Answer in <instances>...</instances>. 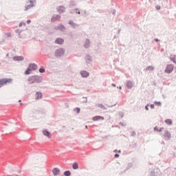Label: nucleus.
I'll list each match as a JSON object with an SVG mask.
<instances>
[{
    "instance_id": "20",
    "label": "nucleus",
    "mask_w": 176,
    "mask_h": 176,
    "mask_svg": "<svg viewBox=\"0 0 176 176\" xmlns=\"http://www.w3.org/2000/svg\"><path fill=\"white\" fill-rule=\"evenodd\" d=\"M165 123H166V124H168L170 126L173 124V120H171V119H166L165 120Z\"/></svg>"
},
{
    "instance_id": "32",
    "label": "nucleus",
    "mask_w": 176,
    "mask_h": 176,
    "mask_svg": "<svg viewBox=\"0 0 176 176\" xmlns=\"http://www.w3.org/2000/svg\"><path fill=\"white\" fill-rule=\"evenodd\" d=\"M135 135H136L135 131L131 132V136L132 137H135Z\"/></svg>"
},
{
    "instance_id": "38",
    "label": "nucleus",
    "mask_w": 176,
    "mask_h": 176,
    "mask_svg": "<svg viewBox=\"0 0 176 176\" xmlns=\"http://www.w3.org/2000/svg\"><path fill=\"white\" fill-rule=\"evenodd\" d=\"M150 107H151V108L152 109H153V108H155V104H151L150 105Z\"/></svg>"
},
{
    "instance_id": "14",
    "label": "nucleus",
    "mask_w": 176,
    "mask_h": 176,
    "mask_svg": "<svg viewBox=\"0 0 176 176\" xmlns=\"http://www.w3.org/2000/svg\"><path fill=\"white\" fill-rule=\"evenodd\" d=\"M36 100H41L42 98V93L41 92H36L35 95Z\"/></svg>"
},
{
    "instance_id": "8",
    "label": "nucleus",
    "mask_w": 176,
    "mask_h": 176,
    "mask_svg": "<svg viewBox=\"0 0 176 176\" xmlns=\"http://www.w3.org/2000/svg\"><path fill=\"white\" fill-rule=\"evenodd\" d=\"M60 19H61V16L60 15H56L52 18L51 21H52V23H54V21H57V20H60Z\"/></svg>"
},
{
    "instance_id": "3",
    "label": "nucleus",
    "mask_w": 176,
    "mask_h": 176,
    "mask_svg": "<svg viewBox=\"0 0 176 176\" xmlns=\"http://www.w3.org/2000/svg\"><path fill=\"white\" fill-rule=\"evenodd\" d=\"M174 71V65H168L165 69L166 74H171V72Z\"/></svg>"
},
{
    "instance_id": "28",
    "label": "nucleus",
    "mask_w": 176,
    "mask_h": 176,
    "mask_svg": "<svg viewBox=\"0 0 176 176\" xmlns=\"http://www.w3.org/2000/svg\"><path fill=\"white\" fill-rule=\"evenodd\" d=\"M154 104H157L159 107L162 106V102H160L155 101V102H154Z\"/></svg>"
},
{
    "instance_id": "9",
    "label": "nucleus",
    "mask_w": 176,
    "mask_h": 176,
    "mask_svg": "<svg viewBox=\"0 0 176 176\" xmlns=\"http://www.w3.org/2000/svg\"><path fill=\"white\" fill-rule=\"evenodd\" d=\"M52 173L54 175H60V169H58V168H54L52 170Z\"/></svg>"
},
{
    "instance_id": "31",
    "label": "nucleus",
    "mask_w": 176,
    "mask_h": 176,
    "mask_svg": "<svg viewBox=\"0 0 176 176\" xmlns=\"http://www.w3.org/2000/svg\"><path fill=\"white\" fill-rule=\"evenodd\" d=\"M76 111L77 113H80V109H79V107L76 108Z\"/></svg>"
},
{
    "instance_id": "17",
    "label": "nucleus",
    "mask_w": 176,
    "mask_h": 176,
    "mask_svg": "<svg viewBox=\"0 0 176 176\" xmlns=\"http://www.w3.org/2000/svg\"><path fill=\"white\" fill-rule=\"evenodd\" d=\"M126 87L128 89H131V87H133V82H131V80H129L126 82Z\"/></svg>"
},
{
    "instance_id": "42",
    "label": "nucleus",
    "mask_w": 176,
    "mask_h": 176,
    "mask_svg": "<svg viewBox=\"0 0 176 176\" xmlns=\"http://www.w3.org/2000/svg\"><path fill=\"white\" fill-rule=\"evenodd\" d=\"M156 9H157V10H160V6H157L156 7Z\"/></svg>"
},
{
    "instance_id": "51",
    "label": "nucleus",
    "mask_w": 176,
    "mask_h": 176,
    "mask_svg": "<svg viewBox=\"0 0 176 176\" xmlns=\"http://www.w3.org/2000/svg\"><path fill=\"white\" fill-rule=\"evenodd\" d=\"M19 102H21V100H19Z\"/></svg>"
},
{
    "instance_id": "27",
    "label": "nucleus",
    "mask_w": 176,
    "mask_h": 176,
    "mask_svg": "<svg viewBox=\"0 0 176 176\" xmlns=\"http://www.w3.org/2000/svg\"><path fill=\"white\" fill-rule=\"evenodd\" d=\"M119 116L121 118H123L124 117V114L122 113V112H120L119 113Z\"/></svg>"
},
{
    "instance_id": "1",
    "label": "nucleus",
    "mask_w": 176,
    "mask_h": 176,
    "mask_svg": "<svg viewBox=\"0 0 176 176\" xmlns=\"http://www.w3.org/2000/svg\"><path fill=\"white\" fill-rule=\"evenodd\" d=\"M13 82V79L12 78H1L0 79V89L1 87H3L5 85H10V83H12Z\"/></svg>"
},
{
    "instance_id": "21",
    "label": "nucleus",
    "mask_w": 176,
    "mask_h": 176,
    "mask_svg": "<svg viewBox=\"0 0 176 176\" xmlns=\"http://www.w3.org/2000/svg\"><path fill=\"white\" fill-rule=\"evenodd\" d=\"M154 131H158L159 133H162V131H163V128H161L160 129H159L157 128V126H155L154 127Z\"/></svg>"
},
{
    "instance_id": "36",
    "label": "nucleus",
    "mask_w": 176,
    "mask_h": 176,
    "mask_svg": "<svg viewBox=\"0 0 176 176\" xmlns=\"http://www.w3.org/2000/svg\"><path fill=\"white\" fill-rule=\"evenodd\" d=\"M28 1L30 2V5H34L32 0H28Z\"/></svg>"
},
{
    "instance_id": "30",
    "label": "nucleus",
    "mask_w": 176,
    "mask_h": 176,
    "mask_svg": "<svg viewBox=\"0 0 176 176\" xmlns=\"http://www.w3.org/2000/svg\"><path fill=\"white\" fill-rule=\"evenodd\" d=\"M39 72H41V74H43V72H45V69H43V68H40V69H39Z\"/></svg>"
},
{
    "instance_id": "54",
    "label": "nucleus",
    "mask_w": 176,
    "mask_h": 176,
    "mask_svg": "<svg viewBox=\"0 0 176 176\" xmlns=\"http://www.w3.org/2000/svg\"><path fill=\"white\" fill-rule=\"evenodd\" d=\"M124 171H126V170H124V172H122V173H124Z\"/></svg>"
},
{
    "instance_id": "45",
    "label": "nucleus",
    "mask_w": 176,
    "mask_h": 176,
    "mask_svg": "<svg viewBox=\"0 0 176 176\" xmlns=\"http://www.w3.org/2000/svg\"><path fill=\"white\" fill-rule=\"evenodd\" d=\"M154 41H155V42H159V39H158V38H155Z\"/></svg>"
},
{
    "instance_id": "26",
    "label": "nucleus",
    "mask_w": 176,
    "mask_h": 176,
    "mask_svg": "<svg viewBox=\"0 0 176 176\" xmlns=\"http://www.w3.org/2000/svg\"><path fill=\"white\" fill-rule=\"evenodd\" d=\"M133 167V164L129 163L126 167V170H129V168H131Z\"/></svg>"
},
{
    "instance_id": "39",
    "label": "nucleus",
    "mask_w": 176,
    "mask_h": 176,
    "mask_svg": "<svg viewBox=\"0 0 176 176\" xmlns=\"http://www.w3.org/2000/svg\"><path fill=\"white\" fill-rule=\"evenodd\" d=\"M114 157H116V158L119 157V154H118V153L115 154Z\"/></svg>"
},
{
    "instance_id": "16",
    "label": "nucleus",
    "mask_w": 176,
    "mask_h": 176,
    "mask_svg": "<svg viewBox=\"0 0 176 176\" xmlns=\"http://www.w3.org/2000/svg\"><path fill=\"white\" fill-rule=\"evenodd\" d=\"M170 61H173L174 64H176V56L174 54H172L170 56Z\"/></svg>"
},
{
    "instance_id": "34",
    "label": "nucleus",
    "mask_w": 176,
    "mask_h": 176,
    "mask_svg": "<svg viewBox=\"0 0 176 176\" xmlns=\"http://www.w3.org/2000/svg\"><path fill=\"white\" fill-rule=\"evenodd\" d=\"M120 126H122V127H124L126 126V124L123 122H120Z\"/></svg>"
},
{
    "instance_id": "10",
    "label": "nucleus",
    "mask_w": 176,
    "mask_h": 176,
    "mask_svg": "<svg viewBox=\"0 0 176 176\" xmlns=\"http://www.w3.org/2000/svg\"><path fill=\"white\" fill-rule=\"evenodd\" d=\"M80 75L82 78H87V76H89V72L87 71H81Z\"/></svg>"
},
{
    "instance_id": "13",
    "label": "nucleus",
    "mask_w": 176,
    "mask_h": 176,
    "mask_svg": "<svg viewBox=\"0 0 176 176\" xmlns=\"http://www.w3.org/2000/svg\"><path fill=\"white\" fill-rule=\"evenodd\" d=\"M55 43H57L58 45H63V43H64V39H63V38H57L55 41Z\"/></svg>"
},
{
    "instance_id": "6",
    "label": "nucleus",
    "mask_w": 176,
    "mask_h": 176,
    "mask_svg": "<svg viewBox=\"0 0 176 176\" xmlns=\"http://www.w3.org/2000/svg\"><path fill=\"white\" fill-rule=\"evenodd\" d=\"M92 120H94V122H97L98 120H104V117L100 116H96L93 117Z\"/></svg>"
},
{
    "instance_id": "43",
    "label": "nucleus",
    "mask_w": 176,
    "mask_h": 176,
    "mask_svg": "<svg viewBox=\"0 0 176 176\" xmlns=\"http://www.w3.org/2000/svg\"><path fill=\"white\" fill-rule=\"evenodd\" d=\"M111 86H113V87H116V85L115 83L111 84Z\"/></svg>"
},
{
    "instance_id": "12",
    "label": "nucleus",
    "mask_w": 176,
    "mask_h": 176,
    "mask_svg": "<svg viewBox=\"0 0 176 176\" xmlns=\"http://www.w3.org/2000/svg\"><path fill=\"white\" fill-rule=\"evenodd\" d=\"M57 10L59 13H64L65 12V8L64 6H59L57 8Z\"/></svg>"
},
{
    "instance_id": "7",
    "label": "nucleus",
    "mask_w": 176,
    "mask_h": 176,
    "mask_svg": "<svg viewBox=\"0 0 176 176\" xmlns=\"http://www.w3.org/2000/svg\"><path fill=\"white\" fill-rule=\"evenodd\" d=\"M29 68H30L31 71H35L36 69H38V66L36 64L32 63L29 65Z\"/></svg>"
},
{
    "instance_id": "33",
    "label": "nucleus",
    "mask_w": 176,
    "mask_h": 176,
    "mask_svg": "<svg viewBox=\"0 0 176 176\" xmlns=\"http://www.w3.org/2000/svg\"><path fill=\"white\" fill-rule=\"evenodd\" d=\"M149 104H147V105H146L145 106V109H146V111H149Z\"/></svg>"
},
{
    "instance_id": "23",
    "label": "nucleus",
    "mask_w": 176,
    "mask_h": 176,
    "mask_svg": "<svg viewBox=\"0 0 176 176\" xmlns=\"http://www.w3.org/2000/svg\"><path fill=\"white\" fill-rule=\"evenodd\" d=\"M31 74V69L30 68H28L27 70L25 72V75H30Z\"/></svg>"
},
{
    "instance_id": "29",
    "label": "nucleus",
    "mask_w": 176,
    "mask_h": 176,
    "mask_svg": "<svg viewBox=\"0 0 176 176\" xmlns=\"http://www.w3.org/2000/svg\"><path fill=\"white\" fill-rule=\"evenodd\" d=\"M6 38H10V36H12V34H10V33H6Z\"/></svg>"
},
{
    "instance_id": "11",
    "label": "nucleus",
    "mask_w": 176,
    "mask_h": 176,
    "mask_svg": "<svg viewBox=\"0 0 176 176\" xmlns=\"http://www.w3.org/2000/svg\"><path fill=\"white\" fill-rule=\"evenodd\" d=\"M14 61H23L24 60V57L23 56H14L13 57Z\"/></svg>"
},
{
    "instance_id": "49",
    "label": "nucleus",
    "mask_w": 176,
    "mask_h": 176,
    "mask_svg": "<svg viewBox=\"0 0 176 176\" xmlns=\"http://www.w3.org/2000/svg\"><path fill=\"white\" fill-rule=\"evenodd\" d=\"M113 152H114L115 153H116L118 152V150L116 149V150L113 151Z\"/></svg>"
},
{
    "instance_id": "48",
    "label": "nucleus",
    "mask_w": 176,
    "mask_h": 176,
    "mask_svg": "<svg viewBox=\"0 0 176 176\" xmlns=\"http://www.w3.org/2000/svg\"><path fill=\"white\" fill-rule=\"evenodd\" d=\"M116 104H118V102H116L114 104L111 105V107H115V105H116Z\"/></svg>"
},
{
    "instance_id": "53",
    "label": "nucleus",
    "mask_w": 176,
    "mask_h": 176,
    "mask_svg": "<svg viewBox=\"0 0 176 176\" xmlns=\"http://www.w3.org/2000/svg\"><path fill=\"white\" fill-rule=\"evenodd\" d=\"M21 105H23V103H21Z\"/></svg>"
},
{
    "instance_id": "5",
    "label": "nucleus",
    "mask_w": 176,
    "mask_h": 176,
    "mask_svg": "<svg viewBox=\"0 0 176 176\" xmlns=\"http://www.w3.org/2000/svg\"><path fill=\"white\" fill-rule=\"evenodd\" d=\"M42 133L45 137H47V138H52V133L47 131V129L43 130Z\"/></svg>"
},
{
    "instance_id": "47",
    "label": "nucleus",
    "mask_w": 176,
    "mask_h": 176,
    "mask_svg": "<svg viewBox=\"0 0 176 176\" xmlns=\"http://www.w3.org/2000/svg\"><path fill=\"white\" fill-rule=\"evenodd\" d=\"M118 153H122V151L120 150L118 151Z\"/></svg>"
},
{
    "instance_id": "19",
    "label": "nucleus",
    "mask_w": 176,
    "mask_h": 176,
    "mask_svg": "<svg viewBox=\"0 0 176 176\" xmlns=\"http://www.w3.org/2000/svg\"><path fill=\"white\" fill-rule=\"evenodd\" d=\"M72 168L74 170H78V168H79L78 163H76V162L74 163L73 165H72Z\"/></svg>"
},
{
    "instance_id": "35",
    "label": "nucleus",
    "mask_w": 176,
    "mask_h": 176,
    "mask_svg": "<svg viewBox=\"0 0 176 176\" xmlns=\"http://www.w3.org/2000/svg\"><path fill=\"white\" fill-rule=\"evenodd\" d=\"M23 24V25H25V23L22 22V23H19V27H22Z\"/></svg>"
},
{
    "instance_id": "25",
    "label": "nucleus",
    "mask_w": 176,
    "mask_h": 176,
    "mask_svg": "<svg viewBox=\"0 0 176 176\" xmlns=\"http://www.w3.org/2000/svg\"><path fill=\"white\" fill-rule=\"evenodd\" d=\"M64 175L65 176H69L71 175V172L69 170H67L64 173Z\"/></svg>"
},
{
    "instance_id": "2",
    "label": "nucleus",
    "mask_w": 176,
    "mask_h": 176,
    "mask_svg": "<svg viewBox=\"0 0 176 176\" xmlns=\"http://www.w3.org/2000/svg\"><path fill=\"white\" fill-rule=\"evenodd\" d=\"M65 53V50L63 48H60L55 52V56L56 57H61V56H63Z\"/></svg>"
},
{
    "instance_id": "40",
    "label": "nucleus",
    "mask_w": 176,
    "mask_h": 176,
    "mask_svg": "<svg viewBox=\"0 0 176 176\" xmlns=\"http://www.w3.org/2000/svg\"><path fill=\"white\" fill-rule=\"evenodd\" d=\"M76 12H77L78 14H80V12H79V10L76 9Z\"/></svg>"
},
{
    "instance_id": "46",
    "label": "nucleus",
    "mask_w": 176,
    "mask_h": 176,
    "mask_svg": "<svg viewBox=\"0 0 176 176\" xmlns=\"http://www.w3.org/2000/svg\"><path fill=\"white\" fill-rule=\"evenodd\" d=\"M117 89H120V90H122V86L117 87Z\"/></svg>"
},
{
    "instance_id": "50",
    "label": "nucleus",
    "mask_w": 176,
    "mask_h": 176,
    "mask_svg": "<svg viewBox=\"0 0 176 176\" xmlns=\"http://www.w3.org/2000/svg\"><path fill=\"white\" fill-rule=\"evenodd\" d=\"M60 28H64V27L63 25H60Z\"/></svg>"
},
{
    "instance_id": "24",
    "label": "nucleus",
    "mask_w": 176,
    "mask_h": 176,
    "mask_svg": "<svg viewBox=\"0 0 176 176\" xmlns=\"http://www.w3.org/2000/svg\"><path fill=\"white\" fill-rule=\"evenodd\" d=\"M96 107H98V108H100L101 109H107V108H105V107H104L102 104H97Z\"/></svg>"
},
{
    "instance_id": "18",
    "label": "nucleus",
    "mask_w": 176,
    "mask_h": 176,
    "mask_svg": "<svg viewBox=\"0 0 176 176\" xmlns=\"http://www.w3.org/2000/svg\"><path fill=\"white\" fill-rule=\"evenodd\" d=\"M36 80V76H31L28 78L29 82H35Z\"/></svg>"
},
{
    "instance_id": "15",
    "label": "nucleus",
    "mask_w": 176,
    "mask_h": 176,
    "mask_svg": "<svg viewBox=\"0 0 176 176\" xmlns=\"http://www.w3.org/2000/svg\"><path fill=\"white\" fill-rule=\"evenodd\" d=\"M155 67L153 66H148L144 69V71H147L149 72H152V71H154Z\"/></svg>"
},
{
    "instance_id": "44",
    "label": "nucleus",
    "mask_w": 176,
    "mask_h": 176,
    "mask_svg": "<svg viewBox=\"0 0 176 176\" xmlns=\"http://www.w3.org/2000/svg\"><path fill=\"white\" fill-rule=\"evenodd\" d=\"M30 23H31V20L29 19L27 21V24H30Z\"/></svg>"
},
{
    "instance_id": "52",
    "label": "nucleus",
    "mask_w": 176,
    "mask_h": 176,
    "mask_svg": "<svg viewBox=\"0 0 176 176\" xmlns=\"http://www.w3.org/2000/svg\"><path fill=\"white\" fill-rule=\"evenodd\" d=\"M118 32H120V30H118Z\"/></svg>"
},
{
    "instance_id": "22",
    "label": "nucleus",
    "mask_w": 176,
    "mask_h": 176,
    "mask_svg": "<svg viewBox=\"0 0 176 176\" xmlns=\"http://www.w3.org/2000/svg\"><path fill=\"white\" fill-rule=\"evenodd\" d=\"M33 6H34V4H30L26 7H25V10H28V9H31V8H32Z\"/></svg>"
},
{
    "instance_id": "37",
    "label": "nucleus",
    "mask_w": 176,
    "mask_h": 176,
    "mask_svg": "<svg viewBox=\"0 0 176 176\" xmlns=\"http://www.w3.org/2000/svg\"><path fill=\"white\" fill-rule=\"evenodd\" d=\"M111 13H112V14H115V13H116V10H113L111 11Z\"/></svg>"
},
{
    "instance_id": "4",
    "label": "nucleus",
    "mask_w": 176,
    "mask_h": 176,
    "mask_svg": "<svg viewBox=\"0 0 176 176\" xmlns=\"http://www.w3.org/2000/svg\"><path fill=\"white\" fill-rule=\"evenodd\" d=\"M164 137L165 141H170L171 140V133L168 131H165Z\"/></svg>"
},
{
    "instance_id": "41",
    "label": "nucleus",
    "mask_w": 176,
    "mask_h": 176,
    "mask_svg": "<svg viewBox=\"0 0 176 176\" xmlns=\"http://www.w3.org/2000/svg\"><path fill=\"white\" fill-rule=\"evenodd\" d=\"M69 24H70L71 25H72V24H74V22H73L72 21H70L69 22Z\"/></svg>"
}]
</instances>
